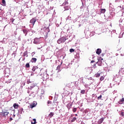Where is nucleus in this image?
<instances>
[{"label": "nucleus", "mask_w": 124, "mask_h": 124, "mask_svg": "<svg viewBox=\"0 0 124 124\" xmlns=\"http://www.w3.org/2000/svg\"><path fill=\"white\" fill-rule=\"evenodd\" d=\"M66 41V39L65 38V37H62L58 39V40L57 41V43H58V44H61V43H63L65 42Z\"/></svg>", "instance_id": "nucleus-1"}, {"label": "nucleus", "mask_w": 124, "mask_h": 124, "mask_svg": "<svg viewBox=\"0 0 124 124\" xmlns=\"http://www.w3.org/2000/svg\"><path fill=\"white\" fill-rule=\"evenodd\" d=\"M9 114V112H2L0 113V118H5L6 116H8V114Z\"/></svg>", "instance_id": "nucleus-2"}, {"label": "nucleus", "mask_w": 124, "mask_h": 124, "mask_svg": "<svg viewBox=\"0 0 124 124\" xmlns=\"http://www.w3.org/2000/svg\"><path fill=\"white\" fill-rule=\"evenodd\" d=\"M37 105V102L36 101H34L31 105H30V107L31 109L32 108H34V107H35Z\"/></svg>", "instance_id": "nucleus-3"}, {"label": "nucleus", "mask_w": 124, "mask_h": 124, "mask_svg": "<svg viewBox=\"0 0 124 124\" xmlns=\"http://www.w3.org/2000/svg\"><path fill=\"white\" fill-rule=\"evenodd\" d=\"M36 22V19L34 18H32L31 20H30V23L31 24H32V26H34V24H35V22Z\"/></svg>", "instance_id": "nucleus-4"}, {"label": "nucleus", "mask_w": 124, "mask_h": 124, "mask_svg": "<svg viewBox=\"0 0 124 124\" xmlns=\"http://www.w3.org/2000/svg\"><path fill=\"white\" fill-rule=\"evenodd\" d=\"M96 53L97 55H100V54H101V49L98 48L96 50Z\"/></svg>", "instance_id": "nucleus-5"}, {"label": "nucleus", "mask_w": 124, "mask_h": 124, "mask_svg": "<svg viewBox=\"0 0 124 124\" xmlns=\"http://www.w3.org/2000/svg\"><path fill=\"white\" fill-rule=\"evenodd\" d=\"M103 121H104V118H101L98 120V124H102V123L103 122Z\"/></svg>", "instance_id": "nucleus-6"}, {"label": "nucleus", "mask_w": 124, "mask_h": 124, "mask_svg": "<svg viewBox=\"0 0 124 124\" xmlns=\"http://www.w3.org/2000/svg\"><path fill=\"white\" fill-rule=\"evenodd\" d=\"M13 107L15 108V109H18V107H19V105L16 103H15L13 105Z\"/></svg>", "instance_id": "nucleus-7"}, {"label": "nucleus", "mask_w": 124, "mask_h": 124, "mask_svg": "<svg viewBox=\"0 0 124 124\" xmlns=\"http://www.w3.org/2000/svg\"><path fill=\"white\" fill-rule=\"evenodd\" d=\"M71 106H72V103H68L67 105L68 109H70V108H71Z\"/></svg>", "instance_id": "nucleus-8"}, {"label": "nucleus", "mask_w": 124, "mask_h": 124, "mask_svg": "<svg viewBox=\"0 0 124 124\" xmlns=\"http://www.w3.org/2000/svg\"><path fill=\"white\" fill-rule=\"evenodd\" d=\"M36 61H37V59L35 58H32L31 60V62H36Z\"/></svg>", "instance_id": "nucleus-9"}, {"label": "nucleus", "mask_w": 124, "mask_h": 124, "mask_svg": "<svg viewBox=\"0 0 124 124\" xmlns=\"http://www.w3.org/2000/svg\"><path fill=\"white\" fill-rule=\"evenodd\" d=\"M2 5L3 6H6V2H5V0H2Z\"/></svg>", "instance_id": "nucleus-10"}, {"label": "nucleus", "mask_w": 124, "mask_h": 124, "mask_svg": "<svg viewBox=\"0 0 124 124\" xmlns=\"http://www.w3.org/2000/svg\"><path fill=\"white\" fill-rule=\"evenodd\" d=\"M64 10H69L70 9V6H67L64 7Z\"/></svg>", "instance_id": "nucleus-11"}, {"label": "nucleus", "mask_w": 124, "mask_h": 124, "mask_svg": "<svg viewBox=\"0 0 124 124\" xmlns=\"http://www.w3.org/2000/svg\"><path fill=\"white\" fill-rule=\"evenodd\" d=\"M53 116H54V112H50L49 114H48V117L49 118H52V117H53Z\"/></svg>", "instance_id": "nucleus-12"}, {"label": "nucleus", "mask_w": 124, "mask_h": 124, "mask_svg": "<svg viewBox=\"0 0 124 124\" xmlns=\"http://www.w3.org/2000/svg\"><path fill=\"white\" fill-rule=\"evenodd\" d=\"M98 65H99V66H101L102 64V62L101 61H98L97 62Z\"/></svg>", "instance_id": "nucleus-13"}, {"label": "nucleus", "mask_w": 124, "mask_h": 124, "mask_svg": "<svg viewBox=\"0 0 124 124\" xmlns=\"http://www.w3.org/2000/svg\"><path fill=\"white\" fill-rule=\"evenodd\" d=\"M23 57H28V51H25L24 52Z\"/></svg>", "instance_id": "nucleus-14"}, {"label": "nucleus", "mask_w": 124, "mask_h": 124, "mask_svg": "<svg viewBox=\"0 0 124 124\" xmlns=\"http://www.w3.org/2000/svg\"><path fill=\"white\" fill-rule=\"evenodd\" d=\"M100 76V73H97V74H95V77L97 78V77H99Z\"/></svg>", "instance_id": "nucleus-15"}, {"label": "nucleus", "mask_w": 124, "mask_h": 124, "mask_svg": "<svg viewBox=\"0 0 124 124\" xmlns=\"http://www.w3.org/2000/svg\"><path fill=\"white\" fill-rule=\"evenodd\" d=\"M77 119V118H76V117H74L72 120H71V123H74V122H75V121H76V120Z\"/></svg>", "instance_id": "nucleus-16"}, {"label": "nucleus", "mask_w": 124, "mask_h": 124, "mask_svg": "<svg viewBox=\"0 0 124 124\" xmlns=\"http://www.w3.org/2000/svg\"><path fill=\"white\" fill-rule=\"evenodd\" d=\"M25 66L27 68H30V63H27L26 64Z\"/></svg>", "instance_id": "nucleus-17"}, {"label": "nucleus", "mask_w": 124, "mask_h": 124, "mask_svg": "<svg viewBox=\"0 0 124 124\" xmlns=\"http://www.w3.org/2000/svg\"><path fill=\"white\" fill-rule=\"evenodd\" d=\"M105 11H106V10H105V9H101V13H105Z\"/></svg>", "instance_id": "nucleus-18"}, {"label": "nucleus", "mask_w": 124, "mask_h": 124, "mask_svg": "<svg viewBox=\"0 0 124 124\" xmlns=\"http://www.w3.org/2000/svg\"><path fill=\"white\" fill-rule=\"evenodd\" d=\"M85 92L86 91H85V90H82L81 91L80 93H82V94H84L85 93Z\"/></svg>", "instance_id": "nucleus-19"}, {"label": "nucleus", "mask_w": 124, "mask_h": 124, "mask_svg": "<svg viewBox=\"0 0 124 124\" xmlns=\"http://www.w3.org/2000/svg\"><path fill=\"white\" fill-rule=\"evenodd\" d=\"M103 80H104V77L102 76V77L100 78V81H103Z\"/></svg>", "instance_id": "nucleus-20"}, {"label": "nucleus", "mask_w": 124, "mask_h": 124, "mask_svg": "<svg viewBox=\"0 0 124 124\" xmlns=\"http://www.w3.org/2000/svg\"><path fill=\"white\" fill-rule=\"evenodd\" d=\"M102 98V95H100L99 96H98L97 97V99H98V100H99L101 99Z\"/></svg>", "instance_id": "nucleus-21"}, {"label": "nucleus", "mask_w": 124, "mask_h": 124, "mask_svg": "<svg viewBox=\"0 0 124 124\" xmlns=\"http://www.w3.org/2000/svg\"><path fill=\"white\" fill-rule=\"evenodd\" d=\"M77 111V108H74L73 109V112H74V113H75V112H76Z\"/></svg>", "instance_id": "nucleus-22"}, {"label": "nucleus", "mask_w": 124, "mask_h": 124, "mask_svg": "<svg viewBox=\"0 0 124 124\" xmlns=\"http://www.w3.org/2000/svg\"><path fill=\"white\" fill-rule=\"evenodd\" d=\"M31 80L28 79V80L27 81V84H31Z\"/></svg>", "instance_id": "nucleus-23"}, {"label": "nucleus", "mask_w": 124, "mask_h": 124, "mask_svg": "<svg viewBox=\"0 0 124 124\" xmlns=\"http://www.w3.org/2000/svg\"><path fill=\"white\" fill-rule=\"evenodd\" d=\"M69 85H70L69 86L70 88H72V87H71V86H73V83L72 82H71V83H69Z\"/></svg>", "instance_id": "nucleus-24"}, {"label": "nucleus", "mask_w": 124, "mask_h": 124, "mask_svg": "<svg viewBox=\"0 0 124 124\" xmlns=\"http://www.w3.org/2000/svg\"><path fill=\"white\" fill-rule=\"evenodd\" d=\"M74 49H73V48H71L70 49V52H71V53H72V52H74Z\"/></svg>", "instance_id": "nucleus-25"}, {"label": "nucleus", "mask_w": 124, "mask_h": 124, "mask_svg": "<svg viewBox=\"0 0 124 124\" xmlns=\"http://www.w3.org/2000/svg\"><path fill=\"white\" fill-rule=\"evenodd\" d=\"M60 68H61V65H59L57 67V69H58V70H60Z\"/></svg>", "instance_id": "nucleus-26"}, {"label": "nucleus", "mask_w": 124, "mask_h": 124, "mask_svg": "<svg viewBox=\"0 0 124 124\" xmlns=\"http://www.w3.org/2000/svg\"><path fill=\"white\" fill-rule=\"evenodd\" d=\"M35 69H36L35 66H33L32 69V71H33V72H34V71H35Z\"/></svg>", "instance_id": "nucleus-27"}, {"label": "nucleus", "mask_w": 124, "mask_h": 124, "mask_svg": "<svg viewBox=\"0 0 124 124\" xmlns=\"http://www.w3.org/2000/svg\"><path fill=\"white\" fill-rule=\"evenodd\" d=\"M46 31H47V32H49V31H50V30L49 29V28H46Z\"/></svg>", "instance_id": "nucleus-28"}, {"label": "nucleus", "mask_w": 124, "mask_h": 124, "mask_svg": "<svg viewBox=\"0 0 124 124\" xmlns=\"http://www.w3.org/2000/svg\"><path fill=\"white\" fill-rule=\"evenodd\" d=\"M121 116H122V117H124V112H121Z\"/></svg>", "instance_id": "nucleus-29"}, {"label": "nucleus", "mask_w": 124, "mask_h": 124, "mask_svg": "<svg viewBox=\"0 0 124 124\" xmlns=\"http://www.w3.org/2000/svg\"><path fill=\"white\" fill-rule=\"evenodd\" d=\"M11 21H12V23H13V22H14V21H15V19L12 18L11 19Z\"/></svg>", "instance_id": "nucleus-30"}, {"label": "nucleus", "mask_w": 124, "mask_h": 124, "mask_svg": "<svg viewBox=\"0 0 124 124\" xmlns=\"http://www.w3.org/2000/svg\"><path fill=\"white\" fill-rule=\"evenodd\" d=\"M33 121H34V123H36V119H33Z\"/></svg>", "instance_id": "nucleus-31"}, {"label": "nucleus", "mask_w": 124, "mask_h": 124, "mask_svg": "<svg viewBox=\"0 0 124 124\" xmlns=\"http://www.w3.org/2000/svg\"><path fill=\"white\" fill-rule=\"evenodd\" d=\"M93 62H94V61H93V60L91 61V63H93Z\"/></svg>", "instance_id": "nucleus-32"}, {"label": "nucleus", "mask_w": 124, "mask_h": 124, "mask_svg": "<svg viewBox=\"0 0 124 124\" xmlns=\"http://www.w3.org/2000/svg\"><path fill=\"white\" fill-rule=\"evenodd\" d=\"M36 124V122H34V123L31 122V124Z\"/></svg>", "instance_id": "nucleus-33"}, {"label": "nucleus", "mask_w": 124, "mask_h": 124, "mask_svg": "<svg viewBox=\"0 0 124 124\" xmlns=\"http://www.w3.org/2000/svg\"><path fill=\"white\" fill-rule=\"evenodd\" d=\"M34 43L35 44H36V43L35 42V39H34Z\"/></svg>", "instance_id": "nucleus-34"}, {"label": "nucleus", "mask_w": 124, "mask_h": 124, "mask_svg": "<svg viewBox=\"0 0 124 124\" xmlns=\"http://www.w3.org/2000/svg\"><path fill=\"white\" fill-rule=\"evenodd\" d=\"M100 60H101V61H103V58H102L101 57L100 58Z\"/></svg>", "instance_id": "nucleus-35"}, {"label": "nucleus", "mask_w": 124, "mask_h": 124, "mask_svg": "<svg viewBox=\"0 0 124 124\" xmlns=\"http://www.w3.org/2000/svg\"><path fill=\"white\" fill-rule=\"evenodd\" d=\"M47 104H50V102H49V101H48Z\"/></svg>", "instance_id": "nucleus-36"}, {"label": "nucleus", "mask_w": 124, "mask_h": 124, "mask_svg": "<svg viewBox=\"0 0 124 124\" xmlns=\"http://www.w3.org/2000/svg\"><path fill=\"white\" fill-rule=\"evenodd\" d=\"M65 3H66V4H68V2H66Z\"/></svg>", "instance_id": "nucleus-37"}, {"label": "nucleus", "mask_w": 124, "mask_h": 124, "mask_svg": "<svg viewBox=\"0 0 124 124\" xmlns=\"http://www.w3.org/2000/svg\"><path fill=\"white\" fill-rule=\"evenodd\" d=\"M20 110H21V111H23V108H20Z\"/></svg>", "instance_id": "nucleus-38"}, {"label": "nucleus", "mask_w": 124, "mask_h": 124, "mask_svg": "<svg viewBox=\"0 0 124 124\" xmlns=\"http://www.w3.org/2000/svg\"><path fill=\"white\" fill-rule=\"evenodd\" d=\"M75 116H78V115L77 114H76Z\"/></svg>", "instance_id": "nucleus-39"}, {"label": "nucleus", "mask_w": 124, "mask_h": 124, "mask_svg": "<svg viewBox=\"0 0 124 124\" xmlns=\"http://www.w3.org/2000/svg\"><path fill=\"white\" fill-rule=\"evenodd\" d=\"M11 121H12V118H10Z\"/></svg>", "instance_id": "nucleus-40"}, {"label": "nucleus", "mask_w": 124, "mask_h": 124, "mask_svg": "<svg viewBox=\"0 0 124 124\" xmlns=\"http://www.w3.org/2000/svg\"><path fill=\"white\" fill-rule=\"evenodd\" d=\"M0 10H1V9H0Z\"/></svg>", "instance_id": "nucleus-41"}, {"label": "nucleus", "mask_w": 124, "mask_h": 124, "mask_svg": "<svg viewBox=\"0 0 124 124\" xmlns=\"http://www.w3.org/2000/svg\"><path fill=\"white\" fill-rule=\"evenodd\" d=\"M121 56H123V54H121Z\"/></svg>", "instance_id": "nucleus-42"}, {"label": "nucleus", "mask_w": 124, "mask_h": 124, "mask_svg": "<svg viewBox=\"0 0 124 124\" xmlns=\"http://www.w3.org/2000/svg\"><path fill=\"white\" fill-rule=\"evenodd\" d=\"M23 31H25V30H23Z\"/></svg>", "instance_id": "nucleus-43"}]
</instances>
